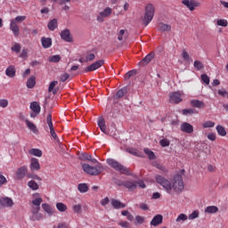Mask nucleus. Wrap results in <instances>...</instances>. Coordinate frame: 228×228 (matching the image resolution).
<instances>
[{
    "instance_id": "1",
    "label": "nucleus",
    "mask_w": 228,
    "mask_h": 228,
    "mask_svg": "<svg viewBox=\"0 0 228 228\" xmlns=\"http://www.w3.org/2000/svg\"><path fill=\"white\" fill-rule=\"evenodd\" d=\"M78 159H80L81 161H90L91 163L97 164L94 167L90 166L89 164H82V170L88 175H99L100 174H102V172H104V167H102V164H101L99 161H97L96 159H94V157H92V155L86 152L78 153Z\"/></svg>"
},
{
    "instance_id": "2",
    "label": "nucleus",
    "mask_w": 228,
    "mask_h": 228,
    "mask_svg": "<svg viewBox=\"0 0 228 228\" xmlns=\"http://www.w3.org/2000/svg\"><path fill=\"white\" fill-rule=\"evenodd\" d=\"M107 164L109 167L116 170V172H119V174H122L123 175H131L129 168L126 167L124 165L120 164V162L113 159H108Z\"/></svg>"
},
{
    "instance_id": "3",
    "label": "nucleus",
    "mask_w": 228,
    "mask_h": 228,
    "mask_svg": "<svg viewBox=\"0 0 228 228\" xmlns=\"http://www.w3.org/2000/svg\"><path fill=\"white\" fill-rule=\"evenodd\" d=\"M144 12H145L142 18V24H144V26H149V24H151V22L152 21V19H154L156 8L152 4H149L145 6Z\"/></svg>"
},
{
    "instance_id": "4",
    "label": "nucleus",
    "mask_w": 228,
    "mask_h": 228,
    "mask_svg": "<svg viewBox=\"0 0 228 228\" xmlns=\"http://www.w3.org/2000/svg\"><path fill=\"white\" fill-rule=\"evenodd\" d=\"M155 180L159 184L164 188V190L167 191V193H169V195H172V183L169 182L168 179L165 178L161 175H155Z\"/></svg>"
},
{
    "instance_id": "5",
    "label": "nucleus",
    "mask_w": 228,
    "mask_h": 228,
    "mask_svg": "<svg viewBox=\"0 0 228 228\" xmlns=\"http://www.w3.org/2000/svg\"><path fill=\"white\" fill-rule=\"evenodd\" d=\"M173 190L176 193H181L184 190V182L183 181V176L176 175L173 179V184H171Z\"/></svg>"
},
{
    "instance_id": "6",
    "label": "nucleus",
    "mask_w": 228,
    "mask_h": 228,
    "mask_svg": "<svg viewBox=\"0 0 228 228\" xmlns=\"http://www.w3.org/2000/svg\"><path fill=\"white\" fill-rule=\"evenodd\" d=\"M104 65V60L97 61L94 62L90 66L86 67L84 72H94V70H97V69H101Z\"/></svg>"
},
{
    "instance_id": "7",
    "label": "nucleus",
    "mask_w": 228,
    "mask_h": 228,
    "mask_svg": "<svg viewBox=\"0 0 228 228\" xmlns=\"http://www.w3.org/2000/svg\"><path fill=\"white\" fill-rule=\"evenodd\" d=\"M61 38L64 42L72 43L74 42V39L72 38V36L70 35V29L65 28L64 30L61 31Z\"/></svg>"
},
{
    "instance_id": "8",
    "label": "nucleus",
    "mask_w": 228,
    "mask_h": 228,
    "mask_svg": "<svg viewBox=\"0 0 228 228\" xmlns=\"http://www.w3.org/2000/svg\"><path fill=\"white\" fill-rule=\"evenodd\" d=\"M182 3H183V4H184V6L189 8V10L191 12H193V10H195V8H197L198 6H200V3H199L195 0H183Z\"/></svg>"
},
{
    "instance_id": "9",
    "label": "nucleus",
    "mask_w": 228,
    "mask_h": 228,
    "mask_svg": "<svg viewBox=\"0 0 228 228\" xmlns=\"http://www.w3.org/2000/svg\"><path fill=\"white\" fill-rule=\"evenodd\" d=\"M169 102H171L172 104H179V102H183V99L181 98V93H172L169 96Z\"/></svg>"
},
{
    "instance_id": "10",
    "label": "nucleus",
    "mask_w": 228,
    "mask_h": 228,
    "mask_svg": "<svg viewBox=\"0 0 228 228\" xmlns=\"http://www.w3.org/2000/svg\"><path fill=\"white\" fill-rule=\"evenodd\" d=\"M13 200H12V198H0V206H2V208H13Z\"/></svg>"
},
{
    "instance_id": "11",
    "label": "nucleus",
    "mask_w": 228,
    "mask_h": 228,
    "mask_svg": "<svg viewBox=\"0 0 228 228\" xmlns=\"http://www.w3.org/2000/svg\"><path fill=\"white\" fill-rule=\"evenodd\" d=\"M155 53L153 52L147 54L140 62V67H145V65H149L152 60H154Z\"/></svg>"
},
{
    "instance_id": "12",
    "label": "nucleus",
    "mask_w": 228,
    "mask_h": 228,
    "mask_svg": "<svg viewBox=\"0 0 228 228\" xmlns=\"http://www.w3.org/2000/svg\"><path fill=\"white\" fill-rule=\"evenodd\" d=\"M28 174V167L23 166L18 168L16 172V178L17 179H24Z\"/></svg>"
},
{
    "instance_id": "13",
    "label": "nucleus",
    "mask_w": 228,
    "mask_h": 228,
    "mask_svg": "<svg viewBox=\"0 0 228 228\" xmlns=\"http://www.w3.org/2000/svg\"><path fill=\"white\" fill-rule=\"evenodd\" d=\"M29 168L31 172H38V170H40V163L38 162V159H31Z\"/></svg>"
},
{
    "instance_id": "14",
    "label": "nucleus",
    "mask_w": 228,
    "mask_h": 228,
    "mask_svg": "<svg viewBox=\"0 0 228 228\" xmlns=\"http://www.w3.org/2000/svg\"><path fill=\"white\" fill-rule=\"evenodd\" d=\"M124 187L127 188V190H129V191H133V190H136L138 188V182L125 181Z\"/></svg>"
},
{
    "instance_id": "15",
    "label": "nucleus",
    "mask_w": 228,
    "mask_h": 228,
    "mask_svg": "<svg viewBox=\"0 0 228 228\" xmlns=\"http://www.w3.org/2000/svg\"><path fill=\"white\" fill-rule=\"evenodd\" d=\"M160 224H163L162 215H156L150 223V224L153 225V227H158V225H160Z\"/></svg>"
},
{
    "instance_id": "16",
    "label": "nucleus",
    "mask_w": 228,
    "mask_h": 228,
    "mask_svg": "<svg viewBox=\"0 0 228 228\" xmlns=\"http://www.w3.org/2000/svg\"><path fill=\"white\" fill-rule=\"evenodd\" d=\"M181 131H183V133H187V134H191V133H193V126L184 122L181 126Z\"/></svg>"
},
{
    "instance_id": "17",
    "label": "nucleus",
    "mask_w": 228,
    "mask_h": 228,
    "mask_svg": "<svg viewBox=\"0 0 228 228\" xmlns=\"http://www.w3.org/2000/svg\"><path fill=\"white\" fill-rule=\"evenodd\" d=\"M41 44L44 47V49H49L51 45H53V39L51 37H41Z\"/></svg>"
},
{
    "instance_id": "18",
    "label": "nucleus",
    "mask_w": 228,
    "mask_h": 228,
    "mask_svg": "<svg viewBox=\"0 0 228 228\" xmlns=\"http://www.w3.org/2000/svg\"><path fill=\"white\" fill-rule=\"evenodd\" d=\"M39 211L37 208L32 209V216H30L32 222L42 220V214L38 213Z\"/></svg>"
},
{
    "instance_id": "19",
    "label": "nucleus",
    "mask_w": 228,
    "mask_h": 228,
    "mask_svg": "<svg viewBox=\"0 0 228 228\" xmlns=\"http://www.w3.org/2000/svg\"><path fill=\"white\" fill-rule=\"evenodd\" d=\"M111 206L114 209H124L126 208V204L120 202L118 200L112 199L111 200Z\"/></svg>"
},
{
    "instance_id": "20",
    "label": "nucleus",
    "mask_w": 228,
    "mask_h": 228,
    "mask_svg": "<svg viewBox=\"0 0 228 228\" xmlns=\"http://www.w3.org/2000/svg\"><path fill=\"white\" fill-rule=\"evenodd\" d=\"M25 124L27 127L34 133V134H38V128H37V125L29 121V119L25 120Z\"/></svg>"
},
{
    "instance_id": "21",
    "label": "nucleus",
    "mask_w": 228,
    "mask_h": 228,
    "mask_svg": "<svg viewBox=\"0 0 228 228\" xmlns=\"http://www.w3.org/2000/svg\"><path fill=\"white\" fill-rule=\"evenodd\" d=\"M158 29L160 31V33H163L165 31H172V26L169 24H165L163 22H159L158 24Z\"/></svg>"
},
{
    "instance_id": "22",
    "label": "nucleus",
    "mask_w": 228,
    "mask_h": 228,
    "mask_svg": "<svg viewBox=\"0 0 228 228\" xmlns=\"http://www.w3.org/2000/svg\"><path fill=\"white\" fill-rule=\"evenodd\" d=\"M126 152H128L129 154H132V156H136L137 158H143V152L134 148L126 149Z\"/></svg>"
},
{
    "instance_id": "23",
    "label": "nucleus",
    "mask_w": 228,
    "mask_h": 228,
    "mask_svg": "<svg viewBox=\"0 0 228 228\" xmlns=\"http://www.w3.org/2000/svg\"><path fill=\"white\" fill-rule=\"evenodd\" d=\"M17 70H15V66L11 65L5 69V76L8 77H13L16 74Z\"/></svg>"
},
{
    "instance_id": "24",
    "label": "nucleus",
    "mask_w": 228,
    "mask_h": 228,
    "mask_svg": "<svg viewBox=\"0 0 228 228\" xmlns=\"http://www.w3.org/2000/svg\"><path fill=\"white\" fill-rule=\"evenodd\" d=\"M11 29L14 35V37H19V33L20 29L19 28V25L15 22V20L11 21Z\"/></svg>"
},
{
    "instance_id": "25",
    "label": "nucleus",
    "mask_w": 228,
    "mask_h": 228,
    "mask_svg": "<svg viewBox=\"0 0 228 228\" xmlns=\"http://www.w3.org/2000/svg\"><path fill=\"white\" fill-rule=\"evenodd\" d=\"M30 110L37 115H38L41 111L40 104H38L37 102H32L30 103Z\"/></svg>"
},
{
    "instance_id": "26",
    "label": "nucleus",
    "mask_w": 228,
    "mask_h": 228,
    "mask_svg": "<svg viewBox=\"0 0 228 228\" xmlns=\"http://www.w3.org/2000/svg\"><path fill=\"white\" fill-rule=\"evenodd\" d=\"M47 28L50 31H54L56 28H58V20L57 19H53L48 22Z\"/></svg>"
},
{
    "instance_id": "27",
    "label": "nucleus",
    "mask_w": 228,
    "mask_h": 228,
    "mask_svg": "<svg viewBox=\"0 0 228 228\" xmlns=\"http://www.w3.org/2000/svg\"><path fill=\"white\" fill-rule=\"evenodd\" d=\"M127 94V86H125L121 89H119L116 95H114V99H122V97H124V94Z\"/></svg>"
},
{
    "instance_id": "28",
    "label": "nucleus",
    "mask_w": 228,
    "mask_h": 228,
    "mask_svg": "<svg viewBox=\"0 0 228 228\" xmlns=\"http://www.w3.org/2000/svg\"><path fill=\"white\" fill-rule=\"evenodd\" d=\"M191 106H193V108H200V109L204 108V106H206L204 102H202L200 100H191Z\"/></svg>"
},
{
    "instance_id": "29",
    "label": "nucleus",
    "mask_w": 228,
    "mask_h": 228,
    "mask_svg": "<svg viewBox=\"0 0 228 228\" xmlns=\"http://www.w3.org/2000/svg\"><path fill=\"white\" fill-rule=\"evenodd\" d=\"M35 85H37V81L34 76H31L27 80V88H35Z\"/></svg>"
},
{
    "instance_id": "30",
    "label": "nucleus",
    "mask_w": 228,
    "mask_h": 228,
    "mask_svg": "<svg viewBox=\"0 0 228 228\" xmlns=\"http://www.w3.org/2000/svg\"><path fill=\"white\" fill-rule=\"evenodd\" d=\"M217 134H219V136H227V131H225V127H224L221 125H218L216 127Z\"/></svg>"
},
{
    "instance_id": "31",
    "label": "nucleus",
    "mask_w": 228,
    "mask_h": 228,
    "mask_svg": "<svg viewBox=\"0 0 228 228\" xmlns=\"http://www.w3.org/2000/svg\"><path fill=\"white\" fill-rule=\"evenodd\" d=\"M143 151L148 156L149 159H156V154L154 153V151H151V149L145 148Z\"/></svg>"
},
{
    "instance_id": "32",
    "label": "nucleus",
    "mask_w": 228,
    "mask_h": 228,
    "mask_svg": "<svg viewBox=\"0 0 228 228\" xmlns=\"http://www.w3.org/2000/svg\"><path fill=\"white\" fill-rule=\"evenodd\" d=\"M42 208L45 213H47L49 216L53 215L54 213V210H53V208L47 203H43Z\"/></svg>"
},
{
    "instance_id": "33",
    "label": "nucleus",
    "mask_w": 228,
    "mask_h": 228,
    "mask_svg": "<svg viewBox=\"0 0 228 228\" xmlns=\"http://www.w3.org/2000/svg\"><path fill=\"white\" fill-rule=\"evenodd\" d=\"M77 190L80 193H86L88 191V184L86 183H79L77 185Z\"/></svg>"
},
{
    "instance_id": "34",
    "label": "nucleus",
    "mask_w": 228,
    "mask_h": 228,
    "mask_svg": "<svg viewBox=\"0 0 228 228\" xmlns=\"http://www.w3.org/2000/svg\"><path fill=\"white\" fill-rule=\"evenodd\" d=\"M205 213H208V214L218 213V208L216 206H208L206 208Z\"/></svg>"
},
{
    "instance_id": "35",
    "label": "nucleus",
    "mask_w": 228,
    "mask_h": 228,
    "mask_svg": "<svg viewBox=\"0 0 228 228\" xmlns=\"http://www.w3.org/2000/svg\"><path fill=\"white\" fill-rule=\"evenodd\" d=\"M29 154H31V156H37V158H42V151L40 149H31L29 151Z\"/></svg>"
},
{
    "instance_id": "36",
    "label": "nucleus",
    "mask_w": 228,
    "mask_h": 228,
    "mask_svg": "<svg viewBox=\"0 0 228 228\" xmlns=\"http://www.w3.org/2000/svg\"><path fill=\"white\" fill-rule=\"evenodd\" d=\"M42 198H36L33 201L32 204L36 206L34 209H37V211H40V204H42Z\"/></svg>"
},
{
    "instance_id": "37",
    "label": "nucleus",
    "mask_w": 228,
    "mask_h": 228,
    "mask_svg": "<svg viewBox=\"0 0 228 228\" xmlns=\"http://www.w3.org/2000/svg\"><path fill=\"white\" fill-rule=\"evenodd\" d=\"M61 61V57L60 55H53L49 57L48 61H50V63H60V61Z\"/></svg>"
},
{
    "instance_id": "38",
    "label": "nucleus",
    "mask_w": 228,
    "mask_h": 228,
    "mask_svg": "<svg viewBox=\"0 0 228 228\" xmlns=\"http://www.w3.org/2000/svg\"><path fill=\"white\" fill-rule=\"evenodd\" d=\"M111 12H112L111 8L106 7L103 12H101L99 13V15H102V17H104V18L110 17V15H111Z\"/></svg>"
},
{
    "instance_id": "39",
    "label": "nucleus",
    "mask_w": 228,
    "mask_h": 228,
    "mask_svg": "<svg viewBox=\"0 0 228 228\" xmlns=\"http://www.w3.org/2000/svg\"><path fill=\"white\" fill-rule=\"evenodd\" d=\"M138 74V71L136 69H132L126 73L125 75V80L127 81L130 77H133V76H136Z\"/></svg>"
},
{
    "instance_id": "40",
    "label": "nucleus",
    "mask_w": 228,
    "mask_h": 228,
    "mask_svg": "<svg viewBox=\"0 0 228 228\" xmlns=\"http://www.w3.org/2000/svg\"><path fill=\"white\" fill-rule=\"evenodd\" d=\"M183 115H195L197 110L195 109H183L182 110Z\"/></svg>"
},
{
    "instance_id": "41",
    "label": "nucleus",
    "mask_w": 228,
    "mask_h": 228,
    "mask_svg": "<svg viewBox=\"0 0 228 228\" xmlns=\"http://www.w3.org/2000/svg\"><path fill=\"white\" fill-rule=\"evenodd\" d=\"M56 208L58 209V211H60L61 213H65V211L67 210V205L59 202L56 204Z\"/></svg>"
},
{
    "instance_id": "42",
    "label": "nucleus",
    "mask_w": 228,
    "mask_h": 228,
    "mask_svg": "<svg viewBox=\"0 0 228 228\" xmlns=\"http://www.w3.org/2000/svg\"><path fill=\"white\" fill-rule=\"evenodd\" d=\"M46 124H48V127L49 129H54V126L53 125V115L48 114L47 118H46Z\"/></svg>"
},
{
    "instance_id": "43",
    "label": "nucleus",
    "mask_w": 228,
    "mask_h": 228,
    "mask_svg": "<svg viewBox=\"0 0 228 228\" xmlns=\"http://www.w3.org/2000/svg\"><path fill=\"white\" fill-rule=\"evenodd\" d=\"M186 220H188V216L185 214H180L176 218V222L181 224H183V222H186Z\"/></svg>"
},
{
    "instance_id": "44",
    "label": "nucleus",
    "mask_w": 228,
    "mask_h": 228,
    "mask_svg": "<svg viewBox=\"0 0 228 228\" xmlns=\"http://www.w3.org/2000/svg\"><path fill=\"white\" fill-rule=\"evenodd\" d=\"M193 65L196 70H202L204 69V64L200 61H195Z\"/></svg>"
},
{
    "instance_id": "45",
    "label": "nucleus",
    "mask_w": 228,
    "mask_h": 228,
    "mask_svg": "<svg viewBox=\"0 0 228 228\" xmlns=\"http://www.w3.org/2000/svg\"><path fill=\"white\" fill-rule=\"evenodd\" d=\"M28 188H30L31 190H38V183H37V182L31 180L28 183Z\"/></svg>"
},
{
    "instance_id": "46",
    "label": "nucleus",
    "mask_w": 228,
    "mask_h": 228,
    "mask_svg": "<svg viewBox=\"0 0 228 228\" xmlns=\"http://www.w3.org/2000/svg\"><path fill=\"white\" fill-rule=\"evenodd\" d=\"M112 183L116 184V186H124L125 181H122L117 177H112Z\"/></svg>"
},
{
    "instance_id": "47",
    "label": "nucleus",
    "mask_w": 228,
    "mask_h": 228,
    "mask_svg": "<svg viewBox=\"0 0 228 228\" xmlns=\"http://www.w3.org/2000/svg\"><path fill=\"white\" fill-rule=\"evenodd\" d=\"M11 50L13 53L19 54V53H20V45L19 43H15L14 45L11 48Z\"/></svg>"
},
{
    "instance_id": "48",
    "label": "nucleus",
    "mask_w": 228,
    "mask_h": 228,
    "mask_svg": "<svg viewBox=\"0 0 228 228\" xmlns=\"http://www.w3.org/2000/svg\"><path fill=\"white\" fill-rule=\"evenodd\" d=\"M202 126L205 129H208V127H215V122L208 120L204 122Z\"/></svg>"
},
{
    "instance_id": "49",
    "label": "nucleus",
    "mask_w": 228,
    "mask_h": 228,
    "mask_svg": "<svg viewBox=\"0 0 228 228\" xmlns=\"http://www.w3.org/2000/svg\"><path fill=\"white\" fill-rule=\"evenodd\" d=\"M187 218H189V220H195V218H199V212L194 210Z\"/></svg>"
},
{
    "instance_id": "50",
    "label": "nucleus",
    "mask_w": 228,
    "mask_h": 228,
    "mask_svg": "<svg viewBox=\"0 0 228 228\" xmlns=\"http://www.w3.org/2000/svg\"><path fill=\"white\" fill-rule=\"evenodd\" d=\"M228 21L227 20H218L217 26H221L222 28H227Z\"/></svg>"
},
{
    "instance_id": "51",
    "label": "nucleus",
    "mask_w": 228,
    "mask_h": 228,
    "mask_svg": "<svg viewBox=\"0 0 228 228\" xmlns=\"http://www.w3.org/2000/svg\"><path fill=\"white\" fill-rule=\"evenodd\" d=\"M159 143L161 147H168L170 145V141L168 139H161Z\"/></svg>"
},
{
    "instance_id": "52",
    "label": "nucleus",
    "mask_w": 228,
    "mask_h": 228,
    "mask_svg": "<svg viewBox=\"0 0 228 228\" xmlns=\"http://www.w3.org/2000/svg\"><path fill=\"white\" fill-rule=\"evenodd\" d=\"M14 20V22L17 24H20V22H24V20H26V16H17L14 20Z\"/></svg>"
},
{
    "instance_id": "53",
    "label": "nucleus",
    "mask_w": 228,
    "mask_h": 228,
    "mask_svg": "<svg viewBox=\"0 0 228 228\" xmlns=\"http://www.w3.org/2000/svg\"><path fill=\"white\" fill-rule=\"evenodd\" d=\"M50 134L55 140L58 143H60V139L58 138V135L56 134V132L54 131V128L50 130Z\"/></svg>"
},
{
    "instance_id": "54",
    "label": "nucleus",
    "mask_w": 228,
    "mask_h": 228,
    "mask_svg": "<svg viewBox=\"0 0 228 228\" xmlns=\"http://www.w3.org/2000/svg\"><path fill=\"white\" fill-rule=\"evenodd\" d=\"M69 77H70L69 74L63 73L62 75H61L60 80L61 81V83H65V81H67V79H69Z\"/></svg>"
},
{
    "instance_id": "55",
    "label": "nucleus",
    "mask_w": 228,
    "mask_h": 228,
    "mask_svg": "<svg viewBox=\"0 0 228 228\" xmlns=\"http://www.w3.org/2000/svg\"><path fill=\"white\" fill-rule=\"evenodd\" d=\"M182 58L185 60V61H190V54H188V52H186V50H183Z\"/></svg>"
},
{
    "instance_id": "56",
    "label": "nucleus",
    "mask_w": 228,
    "mask_h": 228,
    "mask_svg": "<svg viewBox=\"0 0 228 228\" xmlns=\"http://www.w3.org/2000/svg\"><path fill=\"white\" fill-rule=\"evenodd\" d=\"M217 94L221 95V97H228V92L224 88L218 90Z\"/></svg>"
},
{
    "instance_id": "57",
    "label": "nucleus",
    "mask_w": 228,
    "mask_h": 228,
    "mask_svg": "<svg viewBox=\"0 0 228 228\" xmlns=\"http://www.w3.org/2000/svg\"><path fill=\"white\" fill-rule=\"evenodd\" d=\"M106 126V121L104 120L103 118H100L98 119V127L102 128V127H105Z\"/></svg>"
},
{
    "instance_id": "58",
    "label": "nucleus",
    "mask_w": 228,
    "mask_h": 228,
    "mask_svg": "<svg viewBox=\"0 0 228 228\" xmlns=\"http://www.w3.org/2000/svg\"><path fill=\"white\" fill-rule=\"evenodd\" d=\"M201 81H203V83H205V85H209V77H208L207 74L201 75Z\"/></svg>"
},
{
    "instance_id": "59",
    "label": "nucleus",
    "mask_w": 228,
    "mask_h": 228,
    "mask_svg": "<svg viewBox=\"0 0 228 228\" xmlns=\"http://www.w3.org/2000/svg\"><path fill=\"white\" fill-rule=\"evenodd\" d=\"M0 107L1 108H8V100L1 99L0 100Z\"/></svg>"
},
{
    "instance_id": "60",
    "label": "nucleus",
    "mask_w": 228,
    "mask_h": 228,
    "mask_svg": "<svg viewBox=\"0 0 228 228\" xmlns=\"http://www.w3.org/2000/svg\"><path fill=\"white\" fill-rule=\"evenodd\" d=\"M56 85H58V81H53L52 83H50L49 87H48V92H53V90H54V86H56Z\"/></svg>"
},
{
    "instance_id": "61",
    "label": "nucleus",
    "mask_w": 228,
    "mask_h": 228,
    "mask_svg": "<svg viewBox=\"0 0 228 228\" xmlns=\"http://www.w3.org/2000/svg\"><path fill=\"white\" fill-rule=\"evenodd\" d=\"M8 183V180H6V177L4 175L0 174V187L3 186L4 184H6Z\"/></svg>"
},
{
    "instance_id": "62",
    "label": "nucleus",
    "mask_w": 228,
    "mask_h": 228,
    "mask_svg": "<svg viewBox=\"0 0 228 228\" xmlns=\"http://www.w3.org/2000/svg\"><path fill=\"white\" fill-rule=\"evenodd\" d=\"M74 213H81V204L73 206Z\"/></svg>"
},
{
    "instance_id": "63",
    "label": "nucleus",
    "mask_w": 228,
    "mask_h": 228,
    "mask_svg": "<svg viewBox=\"0 0 228 228\" xmlns=\"http://www.w3.org/2000/svg\"><path fill=\"white\" fill-rule=\"evenodd\" d=\"M135 222H137V224H143V222H145V219L141 216H136Z\"/></svg>"
},
{
    "instance_id": "64",
    "label": "nucleus",
    "mask_w": 228,
    "mask_h": 228,
    "mask_svg": "<svg viewBox=\"0 0 228 228\" xmlns=\"http://www.w3.org/2000/svg\"><path fill=\"white\" fill-rule=\"evenodd\" d=\"M118 225H120V227L129 228V223L127 221L119 222Z\"/></svg>"
}]
</instances>
